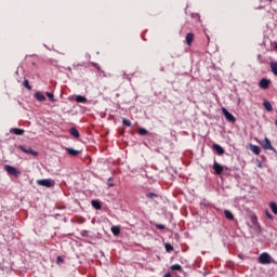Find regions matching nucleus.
I'll use <instances>...</instances> for the list:
<instances>
[{
	"instance_id": "obj_1",
	"label": "nucleus",
	"mask_w": 277,
	"mask_h": 277,
	"mask_svg": "<svg viewBox=\"0 0 277 277\" xmlns=\"http://www.w3.org/2000/svg\"><path fill=\"white\" fill-rule=\"evenodd\" d=\"M260 144L264 150H272L273 153H276V148L272 146V141H269V138L265 137L263 141H260Z\"/></svg>"
},
{
	"instance_id": "obj_2",
	"label": "nucleus",
	"mask_w": 277,
	"mask_h": 277,
	"mask_svg": "<svg viewBox=\"0 0 277 277\" xmlns=\"http://www.w3.org/2000/svg\"><path fill=\"white\" fill-rule=\"evenodd\" d=\"M4 170L11 176H15L16 179H18V176H21V171H18V169H16V168H14V167H12L10 164H5L4 166Z\"/></svg>"
},
{
	"instance_id": "obj_3",
	"label": "nucleus",
	"mask_w": 277,
	"mask_h": 277,
	"mask_svg": "<svg viewBox=\"0 0 277 277\" xmlns=\"http://www.w3.org/2000/svg\"><path fill=\"white\" fill-rule=\"evenodd\" d=\"M259 263L262 265H269V263H272V255H269V253H262L259 256Z\"/></svg>"
},
{
	"instance_id": "obj_4",
	"label": "nucleus",
	"mask_w": 277,
	"mask_h": 277,
	"mask_svg": "<svg viewBox=\"0 0 277 277\" xmlns=\"http://www.w3.org/2000/svg\"><path fill=\"white\" fill-rule=\"evenodd\" d=\"M37 185L41 187H55V181L53 180H38Z\"/></svg>"
},
{
	"instance_id": "obj_5",
	"label": "nucleus",
	"mask_w": 277,
	"mask_h": 277,
	"mask_svg": "<svg viewBox=\"0 0 277 277\" xmlns=\"http://www.w3.org/2000/svg\"><path fill=\"white\" fill-rule=\"evenodd\" d=\"M18 149L26 155H32V157H38V151L32 150L31 147H25L24 145H19Z\"/></svg>"
},
{
	"instance_id": "obj_6",
	"label": "nucleus",
	"mask_w": 277,
	"mask_h": 277,
	"mask_svg": "<svg viewBox=\"0 0 277 277\" xmlns=\"http://www.w3.org/2000/svg\"><path fill=\"white\" fill-rule=\"evenodd\" d=\"M212 169L214 170V174L220 175L224 170H228L227 167H223L222 164L217 163V161H214Z\"/></svg>"
},
{
	"instance_id": "obj_7",
	"label": "nucleus",
	"mask_w": 277,
	"mask_h": 277,
	"mask_svg": "<svg viewBox=\"0 0 277 277\" xmlns=\"http://www.w3.org/2000/svg\"><path fill=\"white\" fill-rule=\"evenodd\" d=\"M222 114L226 118L227 122H236L237 119L235 116H233V114H230L226 108H222Z\"/></svg>"
},
{
	"instance_id": "obj_8",
	"label": "nucleus",
	"mask_w": 277,
	"mask_h": 277,
	"mask_svg": "<svg viewBox=\"0 0 277 277\" xmlns=\"http://www.w3.org/2000/svg\"><path fill=\"white\" fill-rule=\"evenodd\" d=\"M10 133H13L14 135H25V130L21 128H12Z\"/></svg>"
},
{
	"instance_id": "obj_9",
	"label": "nucleus",
	"mask_w": 277,
	"mask_h": 277,
	"mask_svg": "<svg viewBox=\"0 0 277 277\" xmlns=\"http://www.w3.org/2000/svg\"><path fill=\"white\" fill-rule=\"evenodd\" d=\"M269 83L271 81L264 78L260 80V88H262L263 90H267V88H269Z\"/></svg>"
},
{
	"instance_id": "obj_10",
	"label": "nucleus",
	"mask_w": 277,
	"mask_h": 277,
	"mask_svg": "<svg viewBox=\"0 0 277 277\" xmlns=\"http://www.w3.org/2000/svg\"><path fill=\"white\" fill-rule=\"evenodd\" d=\"M250 150L254 155H261V147H259L258 145L250 144Z\"/></svg>"
},
{
	"instance_id": "obj_11",
	"label": "nucleus",
	"mask_w": 277,
	"mask_h": 277,
	"mask_svg": "<svg viewBox=\"0 0 277 277\" xmlns=\"http://www.w3.org/2000/svg\"><path fill=\"white\" fill-rule=\"evenodd\" d=\"M66 151L68 153V155H70L71 157H77L78 155H81V151L77 150V149H72V148H66Z\"/></svg>"
},
{
	"instance_id": "obj_12",
	"label": "nucleus",
	"mask_w": 277,
	"mask_h": 277,
	"mask_svg": "<svg viewBox=\"0 0 277 277\" xmlns=\"http://www.w3.org/2000/svg\"><path fill=\"white\" fill-rule=\"evenodd\" d=\"M194 42V34H192V32H188L187 35H186V44L188 45V47H192V43Z\"/></svg>"
},
{
	"instance_id": "obj_13",
	"label": "nucleus",
	"mask_w": 277,
	"mask_h": 277,
	"mask_svg": "<svg viewBox=\"0 0 277 277\" xmlns=\"http://www.w3.org/2000/svg\"><path fill=\"white\" fill-rule=\"evenodd\" d=\"M212 148L215 150V153H217V155H224V148L222 146L214 144Z\"/></svg>"
},
{
	"instance_id": "obj_14",
	"label": "nucleus",
	"mask_w": 277,
	"mask_h": 277,
	"mask_svg": "<svg viewBox=\"0 0 277 277\" xmlns=\"http://www.w3.org/2000/svg\"><path fill=\"white\" fill-rule=\"evenodd\" d=\"M224 215L226 220H229V221L235 220V215H233V212H230V210H224Z\"/></svg>"
},
{
	"instance_id": "obj_15",
	"label": "nucleus",
	"mask_w": 277,
	"mask_h": 277,
	"mask_svg": "<svg viewBox=\"0 0 277 277\" xmlns=\"http://www.w3.org/2000/svg\"><path fill=\"white\" fill-rule=\"evenodd\" d=\"M91 205H92V208L96 209L97 211H100V209H102L101 201H98V200H92Z\"/></svg>"
},
{
	"instance_id": "obj_16",
	"label": "nucleus",
	"mask_w": 277,
	"mask_h": 277,
	"mask_svg": "<svg viewBox=\"0 0 277 277\" xmlns=\"http://www.w3.org/2000/svg\"><path fill=\"white\" fill-rule=\"evenodd\" d=\"M76 103H83V104H85V103H88V98L85 96H83V95H77L76 96Z\"/></svg>"
},
{
	"instance_id": "obj_17",
	"label": "nucleus",
	"mask_w": 277,
	"mask_h": 277,
	"mask_svg": "<svg viewBox=\"0 0 277 277\" xmlns=\"http://www.w3.org/2000/svg\"><path fill=\"white\" fill-rule=\"evenodd\" d=\"M263 105L266 111H272L274 109V107L272 106V103H269V101L267 100L264 101Z\"/></svg>"
},
{
	"instance_id": "obj_18",
	"label": "nucleus",
	"mask_w": 277,
	"mask_h": 277,
	"mask_svg": "<svg viewBox=\"0 0 277 277\" xmlns=\"http://www.w3.org/2000/svg\"><path fill=\"white\" fill-rule=\"evenodd\" d=\"M170 269L172 272H183V266H181L180 264H173Z\"/></svg>"
},
{
	"instance_id": "obj_19",
	"label": "nucleus",
	"mask_w": 277,
	"mask_h": 277,
	"mask_svg": "<svg viewBox=\"0 0 277 277\" xmlns=\"http://www.w3.org/2000/svg\"><path fill=\"white\" fill-rule=\"evenodd\" d=\"M35 98H37V101H40V102L47 101V97L40 92H37L35 94Z\"/></svg>"
},
{
	"instance_id": "obj_20",
	"label": "nucleus",
	"mask_w": 277,
	"mask_h": 277,
	"mask_svg": "<svg viewBox=\"0 0 277 277\" xmlns=\"http://www.w3.org/2000/svg\"><path fill=\"white\" fill-rule=\"evenodd\" d=\"M113 235H115V237H118V235H120V227L119 226H113L110 228Z\"/></svg>"
},
{
	"instance_id": "obj_21",
	"label": "nucleus",
	"mask_w": 277,
	"mask_h": 277,
	"mask_svg": "<svg viewBox=\"0 0 277 277\" xmlns=\"http://www.w3.org/2000/svg\"><path fill=\"white\" fill-rule=\"evenodd\" d=\"M69 133L70 135H72L74 137H79V130H77L76 128H70L69 129Z\"/></svg>"
},
{
	"instance_id": "obj_22",
	"label": "nucleus",
	"mask_w": 277,
	"mask_h": 277,
	"mask_svg": "<svg viewBox=\"0 0 277 277\" xmlns=\"http://www.w3.org/2000/svg\"><path fill=\"white\" fill-rule=\"evenodd\" d=\"M271 69L273 75H275V77H277V63H271Z\"/></svg>"
},
{
	"instance_id": "obj_23",
	"label": "nucleus",
	"mask_w": 277,
	"mask_h": 277,
	"mask_svg": "<svg viewBox=\"0 0 277 277\" xmlns=\"http://www.w3.org/2000/svg\"><path fill=\"white\" fill-rule=\"evenodd\" d=\"M269 207H271V210L273 211V213H274L275 215H277V205H276V202L272 201V202L269 203Z\"/></svg>"
},
{
	"instance_id": "obj_24",
	"label": "nucleus",
	"mask_w": 277,
	"mask_h": 277,
	"mask_svg": "<svg viewBox=\"0 0 277 277\" xmlns=\"http://www.w3.org/2000/svg\"><path fill=\"white\" fill-rule=\"evenodd\" d=\"M138 135H148V130L144 129V128H140L137 130Z\"/></svg>"
},
{
	"instance_id": "obj_25",
	"label": "nucleus",
	"mask_w": 277,
	"mask_h": 277,
	"mask_svg": "<svg viewBox=\"0 0 277 277\" xmlns=\"http://www.w3.org/2000/svg\"><path fill=\"white\" fill-rule=\"evenodd\" d=\"M158 197H159V195H157L155 193H148L146 195V198H148L149 200H153V199L158 198Z\"/></svg>"
},
{
	"instance_id": "obj_26",
	"label": "nucleus",
	"mask_w": 277,
	"mask_h": 277,
	"mask_svg": "<svg viewBox=\"0 0 277 277\" xmlns=\"http://www.w3.org/2000/svg\"><path fill=\"white\" fill-rule=\"evenodd\" d=\"M164 248H166L167 252H172L174 250V247L172 245H170V243H166Z\"/></svg>"
},
{
	"instance_id": "obj_27",
	"label": "nucleus",
	"mask_w": 277,
	"mask_h": 277,
	"mask_svg": "<svg viewBox=\"0 0 277 277\" xmlns=\"http://www.w3.org/2000/svg\"><path fill=\"white\" fill-rule=\"evenodd\" d=\"M47 96H48V98H50V101H51L52 103H55V95H53V93L47 92Z\"/></svg>"
},
{
	"instance_id": "obj_28",
	"label": "nucleus",
	"mask_w": 277,
	"mask_h": 277,
	"mask_svg": "<svg viewBox=\"0 0 277 277\" xmlns=\"http://www.w3.org/2000/svg\"><path fill=\"white\" fill-rule=\"evenodd\" d=\"M123 127H131V120L129 119H122Z\"/></svg>"
},
{
	"instance_id": "obj_29",
	"label": "nucleus",
	"mask_w": 277,
	"mask_h": 277,
	"mask_svg": "<svg viewBox=\"0 0 277 277\" xmlns=\"http://www.w3.org/2000/svg\"><path fill=\"white\" fill-rule=\"evenodd\" d=\"M23 85L27 88V90H31V85H29V80L25 79Z\"/></svg>"
},
{
	"instance_id": "obj_30",
	"label": "nucleus",
	"mask_w": 277,
	"mask_h": 277,
	"mask_svg": "<svg viewBox=\"0 0 277 277\" xmlns=\"http://www.w3.org/2000/svg\"><path fill=\"white\" fill-rule=\"evenodd\" d=\"M266 217H268V220H274V215H272V213H269V211H265Z\"/></svg>"
},
{
	"instance_id": "obj_31",
	"label": "nucleus",
	"mask_w": 277,
	"mask_h": 277,
	"mask_svg": "<svg viewBox=\"0 0 277 277\" xmlns=\"http://www.w3.org/2000/svg\"><path fill=\"white\" fill-rule=\"evenodd\" d=\"M108 187H116V184L111 183V177L108 179Z\"/></svg>"
},
{
	"instance_id": "obj_32",
	"label": "nucleus",
	"mask_w": 277,
	"mask_h": 277,
	"mask_svg": "<svg viewBox=\"0 0 277 277\" xmlns=\"http://www.w3.org/2000/svg\"><path fill=\"white\" fill-rule=\"evenodd\" d=\"M156 227H157L159 230H166V226H164V225L157 224Z\"/></svg>"
},
{
	"instance_id": "obj_33",
	"label": "nucleus",
	"mask_w": 277,
	"mask_h": 277,
	"mask_svg": "<svg viewBox=\"0 0 277 277\" xmlns=\"http://www.w3.org/2000/svg\"><path fill=\"white\" fill-rule=\"evenodd\" d=\"M56 263H58V264H60V263H64L63 258H62V256H57V258H56Z\"/></svg>"
},
{
	"instance_id": "obj_34",
	"label": "nucleus",
	"mask_w": 277,
	"mask_h": 277,
	"mask_svg": "<svg viewBox=\"0 0 277 277\" xmlns=\"http://www.w3.org/2000/svg\"><path fill=\"white\" fill-rule=\"evenodd\" d=\"M258 168H263V163H261L260 160H258Z\"/></svg>"
},
{
	"instance_id": "obj_35",
	"label": "nucleus",
	"mask_w": 277,
	"mask_h": 277,
	"mask_svg": "<svg viewBox=\"0 0 277 277\" xmlns=\"http://www.w3.org/2000/svg\"><path fill=\"white\" fill-rule=\"evenodd\" d=\"M95 68L101 72V66L96 65Z\"/></svg>"
},
{
	"instance_id": "obj_36",
	"label": "nucleus",
	"mask_w": 277,
	"mask_h": 277,
	"mask_svg": "<svg viewBox=\"0 0 277 277\" xmlns=\"http://www.w3.org/2000/svg\"><path fill=\"white\" fill-rule=\"evenodd\" d=\"M67 70H69V71H70V70H72V68H71V67H68V68H67Z\"/></svg>"
}]
</instances>
